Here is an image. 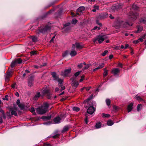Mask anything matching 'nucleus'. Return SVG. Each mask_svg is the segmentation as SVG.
Wrapping results in <instances>:
<instances>
[{
    "label": "nucleus",
    "instance_id": "72a5a7b5",
    "mask_svg": "<svg viewBox=\"0 0 146 146\" xmlns=\"http://www.w3.org/2000/svg\"><path fill=\"white\" fill-rule=\"evenodd\" d=\"M106 104L108 106H109L110 104L111 101L109 99H106Z\"/></svg>",
    "mask_w": 146,
    "mask_h": 146
},
{
    "label": "nucleus",
    "instance_id": "09e8293b",
    "mask_svg": "<svg viewBox=\"0 0 146 146\" xmlns=\"http://www.w3.org/2000/svg\"><path fill=\"white\" fill-rule=\"evenodd\" d=\"M32 37V40L33 42H36L37 41V38L35 36H33Z\"/></svg>",
    "mask_w": 146,
    "mask_h": 146
},
{
    "label": "nucleus",
    "instance_id": "473e14b6",
    "mask_svg": "<svg viewBox=\"0 0 146 146\" xmlns=\"http://www.w3.org/2000/svg\"><path fill=\"white\" fill-rule=\"evenodd\" d=\"M86 117L85 119V123L86 124H87L88 122V119H89L88 116V114H86L85 115Z\"/></svg>",
    "mask_w": 146,
    "mask_h": 146
},
{
    "label": "nucleus",
    "instance_id": "8fccbe9b",
    "mask_svg": "<svg viewBox=\"0 0 146 146\" xmlns=\"http://www.w3.org/2000/svg\"><path fill=\"white\" fill-rule=\"evenodd\" d=\"M96 23L97 24L99 25L100 26H102V24L99 22V21L97 19L96 21Z\"/></svg>",
    "mask_w": 146,
    "mask_h": 146
},
{
    "label": "nucleus",
    "instance_id": "1a4fd4ad",
    "mask_svg": "<svg viewBox=\"0 0 146 146\" xmlns=\"http://www.w3.org/2000/svg\"><path fill=\"white\" fill-rule=\"evenodd\" d=\"M97 37L98 43L100 44L106 38V36L105 35H98Z\"/></svg>",
    "mask_w": 146,
    "mask_h": 146
},
{
    "label": "nucleus",
    "instance_id": "a211bd4d",
    "mask_svg": "<svg viewBox=\"0 0 146 146\" xmlns=\"http://www.w3.org/2000/svg\"><path fill=\"white\" fill-rule=\"evenodd\" d=\"M75 46H76L77 49H82L83 48L82 46L79 43H76L75 45L74 44V48Z\"/></svg>",
    "mask_w": 146,
    "mask_h": 146
},
{
    "label": "nucleus",
    "instance_id": "4be33fe9",
    "mask_svg": "<svg viewBox=\"0 0 146 146\" xmlns=\"http://www.w3.org/2000/svg\"><path fill=\"white\" fill-rule=\"evenodd\" d=\"M40 92H38L36 93V94L35 95L33 98V99L35 100H37L38 98L40 96Z\"/></svg>",
    "mask_w": 146,
    "mask_h": 146
},
{
    "label": "nucleus",
    "instance_id": "a878e982",
    "mask_svg": "<svg viewBox=\"0 0 146 146\" xmlns=\"http://www.w3.org/2000/svg\"><path fill=\"white\" fill-rule=\"evenodd\" d=\"M143 28L142 27L138 26L137 27V30L135 33H137L142 31L143 30Z\"/></svg>",
    "mask_w": 146,
    "mask_h": 146
},
{
    "label": "nucleus",
    "instance_id": "2f4dec72",
    "mask_svg": "<svg viewBox=\"0 0 146 146\" xmlns=\"http://www.w3.org/2000/svg\"><path fill=\"white\" fill-rule=\"evenodd\" d=\"M46 97L48 99H51L52 97V94H50V92H49L48 94H47L46 95Z\"/></svg>",
    "mask_w": 146,
    "mask_h": 146
},
{
    "label": "nucleus",
    "instance_id": "5701e85b",
    "mask_svg": "<svg viewBox=\"0 0 146 146\" xmlns=\"http://www.w3.org/2000/svg\"><path fill=\"white\" fill-rule=\"evenodd\" d=\"M86 104H89V106H92L96 105V102L94 101H92V102H90Z\"/></svg>",
    "mask_w": 146,
    "mask_h": 146
},
{
    "label": "nucleus",
    "instance_id": "4d7b16f0",
    "mask_svg": "<svg viewBox=\"0 0 146 146\" xmlns=\"http://www.w3.org/2000/svg\"><path fill=\"white\" fill-rule=\"evenodd\" d=\"M8 96L7 95H6L5 96V98H3V99L4 100H8Z\"/></svg>",
    "mask_w": 146,
    "mask_h": 146
},
{
    "label": "nucleus",
    "instance_id": "4c0bfd02",
    "mask_svg": "<svg viewBox=\"0 0 146 146\" xmlns=\"http://www.w3.org/2000/svg\"><path fill=\"white\" fill-rule=\"evenodd\" d=\"M122 5L120 4H118L117 5H116V9L117 10L118 9H121L122 8Z\"/></svg>",
    "mask_w": 146,
    "mask_h": 146
},
{
    "label": "nucleus",
    "instance_id": "412c9836",
    "mask_svg": "<svg viewBox=\"0 0 146 146\" xmlns=\"http://www.w3.org/2000/svg\"><path fill=\"white\" fill-rule=\"evenodd\" d=\"M139 22L141 23H142L146 25V18H141L139 19Z\"/></svg>",
    "mask_w": 146,
    "mask_h": 146
},
{
    "label": "nucleus",
    "instance_id": "13d9d810",
    "mask_svg": "<svg viewBox=\"0 0 146 146\" xmlns=\"http://www.w3.org/2000/svg\"><path fill=\"white\" fill-rule=\"evenodd\" d=\"M77 22L78 21L75 18H74V25L76 24L77 23Z\"/></svg>",
    "mask_w": 146,
    "mask_h": 146
},
{
    "label": "nucleus",
    "instance_id": "79ce46f5",
    "mask_svg": "<svg viewBox=\"0 0 146 146\" xmlns=\"http://www.w3.org/2000/svg\"><path fill=\"white\" fill-rule=\"evenodd\" d=\"M30 111L33 113L35 115L36 114V113L35 112V110L33 107H32L31 108Z\"/></svg>",
    "mask_w": 146,
    "mask_h": 146
},
{
    "label": "nucleus",
    "instance_id": "393cba45",
    "mask_svg": "<svg viewBox=\"0 0 146 146\" xmlns=\"http://www.w3.org/2000/svg\"><path fill=\"white\" fill-rule=\"evenodd\" d=\"M101 123L100 122H98L96 123L95 127L96 129H98L101 127Z\"/></svg>",
    "mask_w": 146,
    "mask_h": 146
},
{
    "label": "nucleus",
    "instance_id": "603ef678",
    "mask_svg": "<svg viewBox=\"0 0 146 146\" xmlns=\"http://www.w3.org/2000/svg\"><path fill=\"white\" fill-rule=\"evenodd\" d=\"M59 135V134H56L55 135H53L52 136V137L54 138H58Z\"/></svg>",
    "mask_w": 146,
    "mask_h": 146
},
{
    "label": "nucleus",
    "instance_id": "69168bd1",
    "mask_svg": "<svg viewBox=\"0 0 146 146\" xmlns=\"http://www.w3.org/2000/svg\"><path fill=\"white\" fill-rule=\"evenodd\" d=\"M16 84L15 83H14L12 85L11 87L13 89H14L15 88Z\"/></svg>",
    "mask_w": 146,
    "mask_h": 146
},
{
    "label": "nucleus",
    "instance_id": "9b49d317",
    "mask_svg": "<svg viewBox=\"0 0 146 146\" xmlns=\"http://www.w3.org/2000/svg\"><path fill=\"white\" fill-rule=\"evenodd\" d=\"M120 70L118 68H115L112 69L111 71V73L114 76L118 75V74L120 72Z\"/></svg>",
    "mask_w": 146,
    "mask_h": 146
},
{
    "label": "nucleus",
    "instance_id": "2eb2a0df",
    "mask_svg": "<svg viewBox=\"0 0 146 146\" xmlns=\"http://www.w3.org/2000/svg\"><path fill=\"white\" fill-rule=\"evenodd\" d=\"M33 79L32 78L30 77L29 80L28 82V85L29 86L31 87L33 86Z\"/></svg>",
    "mask_w": 146,
    "mask_h": 146
},
{
    "label": "nucleus",
    "instance_id": "f3484780",
    "mask_svg": "<svg viewBox=\"0 0 146 146\" xmlns=\"http://www.w3.org/2000/svg\"><path fill=\"white\" fill-rule=\"evenodd\" d=\"M133 103H130L128 106L127 107V110L128 112L129 113L133 109Z\"/></svg>",
    "mask_w": 146,
    "mask_h": 146
},
{
    "label": "nucleus",
    "instance_id": "bf43d9fd",
    "mask_svg": "<svg viewBox=\"0 0 146 146\" xmlns=\"http://www.w3.org/2000/svg\"><path fill=\"white\" fill-rule=\"evenodd\" d=\"M60 89L58 88H56L55 89V92H60Z\"/></svg>",
    "mask_w": 146,
    "mask_h": 146
},
{
    "label": "nucleus",
    "instance_id": "9d476101",
    "mask_svg": "<svg viewBox=\"0 0 146 146\" xmlns=\"http://www.w3.org/2000/svg\"><path fill=\"white\" fill-rule=\"evenodd\" d=\"M17 109L16 108H10L9 112H11L12 115H14L15 116H17Z\"/></svg>",
    "mask_w": 146,
    "mask_h": 146
},
{
    "label": "nucleus",
    "instance_id": "a18cd8bd",
    "mask_svg": "<svg viewBox=\"0 0 146 146\" xmlns=\"http://www.w3.org/2000/svg\"><path fill=\"white\" fill-rule=\"evenodd\" d=\"M80 110V109L76 107H74V111H75L77 112L78 111Z\"/></svg>",
    "mask_w": 146,
    "mask_h": 146
},
{
    "label": "nucleus",
    "instance_id": "aec40b11",
    "mask_svg": "<svg viewBox=\"0 0 146 146\" xmlns=\"http://www.w3.org/2000/svg\"><path fill=\"white\" fill-rule=\"evenodd\" d=\"M100 16L101 18L104 19L107 18L108 16V15L107 13H105L101 14Z\"/></svg>",
    "mask_w": 146,
    "mask_h": 146
},
{
    "label": "nucleus",
    "instance_id": "864d4df0",
    "mask_svg": "<svg viewBox=\"0 0 146 146\" xmlns=\"http://www.w3.org/2000/svg\"><path fill=\"white\" fill-rule=\"evenodd\" d=\"M111 9L114 11H117L116 9V7L115 6L112 7Z\"/></svg>",
    "mask_w": 146,
    "mask_h": 146
},
{
    "label": "nucleus",
    "instance_id": "0eeeda50",
    "mask_svg": "<svg viewBox=\"0 0 146 146\" xmlns=\"http://www.w3.org/2000/svg\"><path fill=\"white\" fill-rule=\"evenodd\" d=\"M71 70L70 68L66 69L64 71L61 72V75L64 77L68 76L69 74L71 72Z\"/></svg>",
    "mask_w": 146,
    "mask_h": 146
},
{
    "label": "nucleus",
    "instance_id": "7ed1b4c3",
    "mask_svg": "<svg viewBox=\"0 0 146 146\" xmlns=\"http://www.w3.org/2000/svg\"><path fill=\"white\" fill-rule=\"evenodd\" d=\"M51 75L53 77L54 80L57 81L59 83V86L61 87V90H60V91H61L62 90H64L65 89V87L62 85V83L63 82V80L59 78L58 76L56 75V73L55 72H52Z\"/></svg>",
    "mask_w": 146,
    "mask_h": 146
},
{
    "label": "nucleus",
    "instance_id": "b1692460",
    "mask_svg": "<svg viewBox=\"0 0 146 146\" xmlns=\"http://www.w3.org/2000/svg\"><path fill=\"white\" fill-rule=\"evenodd\" d=\"M69 129V127L68 126H66L64 127L62 130V133H64L65 132L68 131Z\"/></svg>",
    "mask_w": 146,
    "mask_h": 146
},
{
    "label": "nucleus",
    "instance_id": "4468645a",
    "mask_svg": "<svg viewBox=\"0 0 146 146\" xmlns=\"http://www.w3.org/2000/svg\"><path fill=\"white\" fill-rule=\"evenodd\" d=\"M53 120L55 124L59 123L61 122V119L59 116H57L55 117Z\"/></svg>",
    "mask_w": 146,
    "mask_h": 146
},
{
    "label": "nucleus",
    "instance_id": "6e6552de",
    "mask_svg": "<svg viewBox=\"0 0 146 146\" xmlns=\"http://www.w3.org/2000/svg\"><path fill=\"white\" fill-rule=\"evenodd\" d=\"M12 72L11 71L8 72L7 74L5 75V82L7 83L9 81L10 78L12 76Z\"/></svg>",
    "mask_w": 146,
    "mask_h": 146
},
{
    "label": "nucleus",
    "instance_id": "f03ea898",
    "mask_svg": "<svg viewBox=\"0 0 146 146\" xmlns=\"http://www.w3.org/2000/svg\"><path fill=\"white\" fill-rule=\"evenodd\" d=\"M133 24L129 23L127 22H124L122 21H118L116 24V26L118 28L122 27L127 29H129L131 26H132Z\"/></svg>",
    "mask_w": 146,
    "mask_h": 146
},
{
    "label": "nucleus",
    "instance_id": "39448f33",
    "mask_svg": "<svg viewBox=\"0 0 146 146\" xmlns=\"http://www.w3.org/2000/svg\"><path fill=\"white\" fill-rule=\"evenodd\" d=\"M85 9V7L84 6L79 7L76 10V13L75 14L74 13V17H76L77 15H80L82 14L83 11Z\"/></svg>",
    "mask_w": 146,
    "mask_h": 146
},
{
    "label": "nucleus",
    "instance_id": "5fc2aeb1",
    "mask_svg": "<svg viewBox=\"0 0 146 146\" xmlns=\"http://www.w3.org/2000/svg\"><path fill=\"white\" fill-rule=\"evenodd\" d=\"M94 9L95 10H98L99 9V6L97 5H95L93 6Z\"/></svg>",
    "mask_w": 146,
    "mask_h": 146
},
{
    "label": "nucleus",
    "instance_id": "20e7f679",
    "mask_svg": "<svg viewBox=\"0 0 146 146\" xmlns=\"http://www.w3.org/2000/svg\"><path fill=\"white\" fill-rule=\"evenodd\" d=\"M84 107L87 109V113L90 115L92 114L95 111L94 108L92 106H89V104H85Z\"/></svg>",
    "mask_w": 146,
    "mask_h": 146
},
{
    "label": "nucleus",
    "instance_id": "680f3d73",
    "mask_svg": "<svg viewBox=\"0 0 146 146\" xmlns=\"http://www.w3.org/2000/svg\"><path fill=\"white\" fill-rule=\"evenodd\" d=\"M100 28L99 27H98L97 26H95L94 27V28L93 29L94 30H96L98 29V30H100Z\"/></svg>",
    "mask_w": 146,
    "mask_h": 146
},
{
    "label": "nucleus",
    "instance_id": "6e6d98bb",
    "mask_svg": "<svg viewBox=\"0 0 146 146\" xmlns=\"http://www.w3.org/2000/svg\"><path fill=\"white\" fill-rule=\"evenodd\" d=\"M77 67L79 68H81L83 67V64L80 63L77 66Z\"/></svg>",
    "mask_w": 146,
    "mask_h": 146
},
{
    "label": "nucleus",
    "instance_id": "338daca9",
    "mask_svg": "<svg viewBox=\"0 0 146 146\" xmlns=\"http://www.w3.org/2000/svg\"><path fill=\"white\" fill-rule=\"evenodd\" d=\"M20 101L19 100H17L16 103H17V104L18 105H19L21 104H20Z\"/></svg>",
    "mask_w": 146,
    "mask_h": 146
},
{
    "label": "nucleus",
    "instance_id": "de8ad7c7",
    "mask_svg": "<svg viewBox=\"0 0 146 146\" xmlns=\"http://www.w3.org/2000/svg\"><path fill=\"white\" fill-rule=\"evenodd\" d=\"M36 54V52L35 51H31V56H34Z\"/></svg>",
    "mask_w": 146,
    "mask_h": 146
},
{
    "label": "nucleus",
    "instance_id": "ddd939ff",
    "mask_svg": "<svg viewBox=\"0 0 146 146\" xmlns=\"http://www.w3.org/2000/svg\"><path fill=\"white\" fill-rule=\"evenodd\" d=\"M42 93L44 95H46L50 92V89L47 87L43 88L41 90Z\"/></svg>",
    "mask_w": 146,
    "mask_h": 146
},
{
    "label": "nucleus",
    "instance_id": "37998d69",
    "mask_svg": "<svg viewBox=\"0 0 146 146\" xmlns=\"http://www.w3.org/2000/svg\"><path fill=\"white\" fill-rule=\"evenodd\" d=\"M108 52L107 50H105L101 54V55L103 56H105Z\"/></svg>",
    "mask_w": 146,
    "mask_h": 146
},
{
    "label": "nucleus",
    "instance_id": "c03bdc74",
    "mask_svg": "<svg viewBox=\"0 0 146 146\" xmlns=\"http://www.w3.org/2000/svg\"><path fill=\"white\" fill-rule=\"evenodd\" d=\"M104 65H105V64H104V63H102L98 67V68L99 69H100V68H102L104 67Z\"/></svg>",
    "mask_w": 146,
    "mask_h": 146
},
{
    "label": "nucleus",
    "instance_id": "3c124183",
    "mask_svg": "<svg viewBox=\"0 0 146 146\" xmlns=\"http://www.w3.org/2000/svg\"><path fill=\"white\" fill-rule=\"evenodd\" d=\"M18 106L21 108V109H22L24 108V105L22 104H20L18 105Z\"/></svg>",
    "mask_w": 146,
    "mask_h": 146
},
{
    "label": "nucleus",
    "instance_id": "f704fd0d",
    "mask_svg": "<svg viewBox=\"0 0 146 146\" xmlns=\"http://www.w3.org/2000/svg\"><path fill=\"white\" fill-rule=\"evenodd\" d=\"M82 71H80L77 72L74 74V76L75 77L78 76L81 73Z\"/></svg>",
    "mask_w": 146,
    "mask_h": 146
},
{
    "label": "nucleus",
    "instance_id": "774afa93",
    "mask_svg": "<svg viewBox=\"0 0 146 146\" xmlns=\"http://www.w3.org/2000/svg\"><path fill=\"white\" fill-rule=\"evenodd\" d=\"M44 145L47 146H51V145L50 144L47 143H44Z\"/></svg>",
    "mask_w": 146,
    "mask_h": 146
},
{
    "label": "nucleus",
    "instance_id": "f8f14e48",
    "mask_svg": "<svg viewBox=\"0 0 146 146\" xmlns=\"http://www.w3.org/2000/svg\"><path fill=\"white\" fill-rule=\"evenodd\" d=\"M50 29V26H46L44 28L41 29L40 31L42 33H44L46 31H49Z\"/></svg>",
    "mask_w": 146,
    "mask_h": 146
},
{
    "label": "nucleus",
    "instance_id": "6ab92c4d",
    "mask_svg": "<svg viewBox=\"0 0 146 146\" xmlns=\"http://www.w3.org/2000/svg\"><path fill=\"white\" fill-rule=\"evenodd\" d=\"M52 117L51 115H49L46 116H44L42 117V118L43 119L49 120Z\"/></svg>",
    "mask_w": 146,
    "mask_h": 146
},
{
    "label": "nucleus",
    "instance_id": "a19ab883",
    "mask_svg": "<svg viewBox=\"0 0 146 146\" xmlns=\"http://www.w3.org/2000/svg\"><path fill=\"white\" fill-rule=\"evenodd\" d=\"M68 54V52L67 51H66L62 54V56L63 57L66 56Z\"/></svg>",
    "mask_w": 146,
    "mask_h": 146
},
{
    "label": "nucleus",
    "instance_id": "dca6fc26",
    "mask_svg": "<svg viewBox=\"0 0 146 146\" xmlns=\"http://www.w3.org/2000/svg\"><path fill=\"white\" fill-rule=\"evenodd\" d=\"M93 97V95H91L88 98L84 101V103L85 104H86L90 102V100L92 99Z\"/></svg>",
    "mask_w": 146,
    "mask_h": 146
},
{
    "label": "nucleus",
    "instance_id": "ea45409f",
    "mask_svg": "<svg viewBox=\"0 0 146 146\" xmlns=\"http://www.w3.org/2000/svg\"><path fill=\"white\" fill-rule=\"evenodd\" d=\"M136 97L137 100L138 101H144L141 98L140 96H136Z\"/></svg>",
    "mask_w": 146,
    "mask_h": 146
},
{
    "label": "nucleus",
    "instance_id": "58836bf2",
    "mask_svg": "<svg viewBox=\"0 0 146 146\" xmlns=\"http://www.w3.org/2000/svg\"><path fill=\"white\" fill-rule=\"evenodd\" d=\"M122 5L120 4H118L117 5H116V9L117 10L118 9H121L122 8Z\"/></svg>",
    "mask_w": 146,
    "mask_h": 146
},
{
    "label": "nucleus",
    "instance_id": "bb28decb",
    "mask_svg": "<svg viewBox=\"0 0 146 146\" xmlns=\"http://www.w3.org/2000/svg\"><path fill=\"white\" fill-rule=\"evenodd\" d=\"M107 125L109 126H111L113 124V123L111 120H108L107 123Z\"/></svg>",
    "mask_w": 146,
    "mask_h": 146
},
{
    "label": "nucleus",
    "instance_id": "052dcab7",
    "mask_svg": "<svg viewBox=\"0 0 146 146\" xmlns=\"http://www.w3.org/2000/svg\"><path fill=\"white\" fill-rule=\"evenodd\" d=\"M113 109H114L116 111L117 110L118 108V107H117L115 106H113Z\"/></svg>",
    "mask_w": 146,
    "mask_h": 146
},
{
    "label": "nucleus",
    "instance_id": "423d86ee",
    "mask_svg": "<svg viewBox=\"0 0 146 146\" xmlns=\"http://www.w3.org/2000/svg\"><path fill=\"white\" fill-rule=\"evenodd\" d=\"M131 11L129 13V17L132 20H136L137 18V16H138V13L135 11H133L131 10Z\"/></svg>",
    "mask_w": 146,
    "mask_h": 146
},
{
    "label": "nucleus",
    "instance_id": "c9c22d12",
    "mask_svg": "<svg viewBox=\"0 0 146 146\" xmlns=\"http://www.w3.org/2000/svg\"><path fill=\"white\" fill-rule=\"evenodd\" d=\"M102 115L103 117H108L110 116V115L108 114H105V113H102Z\"/></svg>",
    "mask_w": 146,
    "mask_h": 146
},
{
    "label": "nucleus",
    "instance_id": "c85d7f7f",
    "mask_svg": "<svg viewBox=\"0 0 146 146\" xmlns=\"http://www.w3.org/2000/svg\"><path fill=\"white\" fill-rule=\"evenodd\" d=\"M17 64H19L22 62V60L20 58H19L15 60Z\"/></svg>",
    "mask_w": 146,
    "mask_h": 146
},
{
    "label": "nucleus",
    "instance_id": "0e129e2a",
    "mask_svg": "<svg viewBox=\"0 0 146 146\" xmlns=\"http://www.w3.org/2000/svg\"><path fill=\"white\" fill-rule=\"evenodd\" d=\"M141 105H140L139 104H138L137 106V110L138 111H139V109L140 108V106Z\"/></svg>",
    "mask_w": 146,
    "mask_h": 146
},
{
    "label": "nucleus",
    "instance_id": "49530a36",
    "mask_svg": "<svg viewBox=\"0 0 146 146\" xmlns=\"http://www.w3.org/2000/svg\"><path fill=\"white\" fill-rule=\"evenodd\" d=\"M108 70H105L103 74V76L104 77L107 76L108 74Z\"/></svg>",
    "mask_w": 146,
    "mask_h": 146
},
{
    "label": "nucleus",
    "instance_id": "e433bc0d",
    "mask_svg": "<svg viewBox=\"0 0 146 146\" xmlns=\"http://www.w3.org/2000/svg\"><path fill=\"white\" fill-rule=\"evenodd\" d=\"M138 8V7L135 5L134 4L132 6V9L134 10H137Z\"/></svg>",
    "mask_w": 146,
    "mask_h": 146
},
{
    "label": "nucleus",
    "instance_id": "7c9ffc66",
    "mask_svg": "<svg viewBox=\"0 0 146 146\" xmlns=\"http://www.w3.org/2000/svg\"><path fill=\"white\" fill-rule=\"evenodd\" d=\"M17 64L15 60L12 61L11 65V67L12 68H13Z\"/></svg>",
    "mask_w": 146,
    "mask_h": 146
},
{
    "label": "nucleus",
    "instance_id": "f257e3e1",
    "mask_svg": "<svg viewBox=\"0 0 146 146\" xmlns=\"http://www.w3.org/2000/svg\"><path fill=\"white\" fill-rule=\"evenodd\" d=\"M49 104L47 103H44L43 105L37 108L36 110L37 113L40 114L45 113L47 111Z\"/></svg>",
    "mask_w": 146,
    "mask_h": 146
},
{
    "label": "nucleus",
    "instance_id": "e2e57ef3",
    "mask_svg": "<svg viewBox=\"0 0 146 146\" xmlns=\"http://www.w3.org/2000/svg\"><path fill=\"white\" fill-rule=\"evenodd\" d=\"M118 65L119 67L122 68V64L121 63L119 62L118 64Z\"/></svg>",
    "mask_w": 146,
    "mask_h": 146
},
{
    "label": "nucleus",
    "instance_id": "cd10ccee",
    "mask_svg": "<svg viewBox=\"0 0 146 146\" xmlns=\"http://www.w3.org/2000/svg\"><path fill=\"white\" fill-rule=\"evenodd\" d=\"M91 66V64H87V65L86 66L84 67L82 69V70L84 71L88 69L90 67V66Z\"/></svg>",
    "mask_w": 146,
    "mask_h": 146
},
{
    "label": "nucleus",
    "instance_id": "c756f323",
    "mask_svg": "<svg viewBox=\"0 0 146 146\" xmlns=\"http://www.w3.org/2000/svg\"><path fill=\"white\" fill-rule=\"evenodd\" d=\"M79 84V83L78 82L75 81L74 80V88L75 87V89L78 85Z\"/></svg>",
    "mask_w": 146,
    "mask_h": 146
}]
</instances>
